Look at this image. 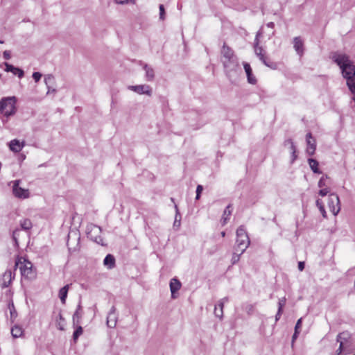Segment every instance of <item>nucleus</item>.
I'll return each mask as SVG.
<instances>
[{"label": "nucleus", "mask_w": 355, "mask_h": 355, "mask_svg": "<svg viewBox=\"0 0 355 355\" xmlns=\"http://www.w3.org/2000/svg\"><path fill=\"white\" fill-rule=\"evenodd\" d=\"M299 333H300L299 331L295 330V332L293 335V341L297 337Z\"/></svg>", "instance_id": "4d7b16f0"}, {"label": "nucleus", "mask_w": 355, "mask_h": 355, "mask_svg": "<svg viewBox=\"0 0 355 355\" xmlns=\"http://www.w3.org/2000/svg\"><path fill=\"white\" fill-rule=\"evenodd\" d=\"M128 89L139 94H146L148 96L152 95V89L148 85H130Z\"/></svg>", "instance_id": "1a4fd4ad"}, {"label": "nucleus", "mask_w": 355, "mask_h": 355, "mask_svg": "<svg viewBox=\"0 0 355 355\" xmlns=\"http://www.w3.org/2000/svg\"><path fill=\"white\" fill-rule=\"evenodd\" d=\"M81 315H82V314H81V305H80V304H79L78 305V308H77L76 311H75V313L73 315V323L76 322V320H77V322H78V319L81 317Z\"/></svg>", "instance_id": "2f4dec72"}, {"label": "nucleus", "mask_w": 355, "mask_h": 355, "mask_svg": "<svg viewBox=\"0 0 355 355\" xmlns=\"http://www.w3.org/2000/svg\"><path fill=\"white\" fill-rule=\"evenodd\" d=\"M181 288L180 282L175 277L171 279L170 282V290L171 292V296L173 298H175V293L179 291Z\"/></svg>", "instance_id": "dca6fc26"}, {"label": "nucleus", "mask_w": 355, "mask_h": 355, "mask_svg": "<svg viewBox=\"0 0 355 355\" xmlns=\"http://www.w3.org/2000/svg\"><path fill=\"white\" fill-rule=\"evenodd\" d=\"M202 190H203V187H202V185L199 184V185L197 186V188H196V200L200 199V194H201Z\"/></svg>", "instance_id": "a19ab883"}, {"label": "nucleus", "mask_w": 355, "mask_h": 355, "mask_svg": "<svg viewBox=\"0 0 355 355\" xmlns=\"http://www.w3.org/2000/svg\"><path fill=\"white\" fill-rule=\"evenodd\" d=\"M4 64L6 67V68H5L6 71L11 72L13 74L17 76L19 78H21L24 77V72L21 69L16 67L8 62H5Z\"/></svg>", "instance_id": "f8f14e48"}, {"label": "nucleus", "mask_w": 355, "mask_h": 355, "mask_svg": "<svg viewBox=\"0 0 355 355\" xmlns=\"http://www.w3.org/2000/svg\"><path fill=\"white\" fill-rule=\"evenodd\" d=\"M221 62L229 79H231L232 76L236 74L237 71L240 69L237 57L222 60Z\"/></svg>", "instance_id": "20e7f679"}, {"label": "nucleus", "mask_w": 355, "mask_h": 355, "mask_svg": "<svg viewBox=\"0 0 355 355\" xmlns=\"http://www.w3.org/2000/svg\"><path fill=\"white\" fill-rule=\"evenodd\" d=\"M70 237H71V236H70V234H69V240H68V241H67V245H68V247H69V250L71 249L70 243H69V239H70Z\"/></svg>", "instance_id": "0e129e2a"}, {"label": "nucleus", "mask_w": 355, "mask_h": 355, "mask_svg": "<svg viewBox=\"0 0 355 355\" xmlns=\"http://www.w3.org/2000/svg\"><path fill=\"white\" fill-rule=\"evenodd\" d=\"M143 69L146 72V75H145L146 80L148 82L153 81V80L155 78V72H154L153 68L147 64H144L143 66Z\"/></svg>", "instance_id": "f3484780"}, {"label": "nucleus", "mask_w": 355, "mask_h": 355, "mask_svg": "<svg viewBox=\"0 0 355 355\" xmlns=\"http://www.w3.org/2000/svg\"><path fill=\"white\" fill-rule=\"evenodd\" d=\"M214 314L216 317L222 319L223 316V310L219 309L217 306H215Z\"/></svg>", "instance_id": "58836bf2"}, {"label": "nucleus", "mask_w": 355, "mask_h": 355, "mask_svg": "<svg viewBox=\"0 0 355 355\" xmlns=\"http://www.w3.org/2000/svg\"><path fill=\"white\" fill-rule=\"evenodd\" d=\"M17 98L15 96L3 97L0 101V113L6 117L15 114Z\"/></svg>", "instance_id": "7ed1b4c3"}, {"label": "nucleus", "mask_w": 355, "mask_h": 355, "mask_svg": "<svg viewBox=\"0 0 355 355\" xmlns=\"http://www.w3.org/2000/svg\"><path fill=\"white\" fill-rule=\"evenodd\" d=\"M103 264L108 269H112L115 266V259L114 257L110 254L106 255L103 260Z\"/></svg>", "instance_id": "4be33fe9"}, {"label": "nucleus", "mask_w": 355, "mask_h": 355, "mask_svg": "<svg viewBox=\"0 0 355 355\" xmlns=\"http://www.w3.org/2000/svg\"><path fill=\"white\" fill-rule=\"evenodd\" d=\"M306 144L307 148L306 152L309 155H313L315 153L316 149L315 140L312 137L311 132L306 135Z\"/></svg>", "instance_id": "9d476101"}, {"label": "nucleus", "mask_w": 355, "mask_h": 355, "mask_svg": "<svg viewBox=\"0 0 355 355\" xmlns=\"http://www.w3.org/2000/svg\"><path fill=\"white\" fill-rule=\"evenodd\" d=\"M117 322V315L116 314V308L112 306L108 313L107 318V324L110 328H114L116 327Z\"/></svg>", "instance_id": "9b49d317"}, {"label": "nucleus", "mask_w": 355, "mask_h": 355, "mask_svg": "<svg viewBox=\"0 0 355 355\" xmlns=\"http://www.w3.org/2000/svg\"><path fill=\"white\" fill-rule=\"evenodd\" d=\"M3 58L6 60H10L11 58L10 52L9 51H5L3 53Z\"/></svg>", "instance_id": "09e8293b"}, {"label": "nucleus", "mask_w": 355, "mask_h": 355, "mask_svg": "<svg viewBox=\"0 0 355 355\" xmlns=\"http://www.w3.org/2000/svg\"><path fill=\"white\" fill-rule=\"evenodd\" d=\"M220 53L221 60L236 57L234 55V51L230 47L227 46L225 43L223 44Z\"/></svg>", "instance_id": "ddd939ff"}, {"label": "nucleus", "mask_w": 355, "mask_h": 355, "mask_svg": "<svg viewBox=\"0 0 355 355\" xmlns=\"http://www.w3.org/2000/svg\"><path fill=\"white\" fill-rule=\"evenodd\" d=\"M159 18L161 19H164L165 10L164 7L162 4H160L159 6Z\"/></svg>", "instance_id": "37998d69"}, {"label": "nucleus", "mask_w": 355, "mask_h": 355, "mask_svg": "<svg viewBox=\"0 0 355 355\" xmlns=\"http://www.w3.org/2000/svg\"><path fill=\"white\" fill-rule=\"evenodd\" d=\"M287 143H289V149L291 153H294L296 151V147L291 139H288L284 141V145L287 146Z\"/></svg>", "instance_id": "72a5a7b5"}, {"label": "nucleus", "mask_w": 355, "mask_h": 355, "mask_svg": "<svg viewBox=\"0 0 355 355\" xmlns=\"http://www.w3.org/2000/svg\"><path fill=\"white\" fill-rule=\"evenodd\" d=\"M328 178V176L327 175H323L319 180L318 182V187L320 188H323L324 187H326L327 184H326V182H325V180Z\"/></svg>", "instance_id": "e433bc0d"}, {"label": "nucleus", "mask_w": 355, "mask_h": 355, "mask_svg": "<svg viewBox=\"0 0 355 355\" xmlns=\"http://www.w3.org/2000/svg\"><path fill=\"white\" fill-rule=\"evenodd\" d=\"M180 218L181 216L179 215L178 213L175 215V222H174V226H180Z\"/></svg>", "instance_id": "49530a36"}, {"label": "nucleus", "mask_w": 355, "mask_h": 355, "mask_svg": "<svg viewBox=\"0 0 355 355\" xmlns=\"http://www.w3.org/2000/svg\"><path fill=\"white\" fill-rule=\"evenodd\" d=\"M4 42L3 40H0V44H3Z\"/></svg>", "instance_id": "338daca9"}, {"label": "nucleus", "mask_w": 355, "mask_h": 355, "mask_svg": "<svg viewBox=\"0 0 355 355\" xmlns=\"http://www.w3.org/2000/svg\"><path fill=\"white\" fill-rule=\"evenodd\" d=\"M56 92V89L55 88H53V87H52L51 88V93H55Z\"/></svg>", "instance_id": "e2e57ef3"}, {"label": "nucleus", "mask_w": 355, "mask_h": 355, "mask_svg": "<svg viewBox=\"0 0 355 355\" xmlns=\"http://www.w3.org/2000/svg\"><path fill=\"white\" fill-rule=\"evenodd\" d=\"M220 235H221L222 237H225V232H224V231L221 232Z\"/></svg>", "instance_id": "69168bd1"}, {"label": "nucleus", "mask_w": 355, "mask_h": 355, "mask_svg": "<svg viewBox=\"0 0 355 355\" xmlns=\"http://www.w3.org/2000/svg\"><path fill=\"white\" fill-rule=\"evenodd\" d=\"M275 26L274 23L273 22H269L267 24V26L268 27H270V28H273Z\"/></svg>", "instance_id": "bf43d9fd"}, {"label": "nucleus", "mask_w": 355, "mask_h": 355, "mask_svg": "<svg viewBox=\"0 0 355 355\" xmlns=\"http://www.w3.org/2000/svg\"><path fill=\"white\" fill-rule=\"evenodd\" d=\"M11 334L14 338H19L23 334V329L19 326H14L11 329Z\"/></svg>", "instance_id": "bb28decb"}, {"label": "nucleus", "mask_w": 355, "mask_h": 355, "mask_svg": "<svg viewBox=\"0 0 355 355\" xmlns=\"http://www.w3.org/2000/svg\"><path fill=\"white\" fill-rule=\"evenodd\" d=\"M328 207L334 216H336L339 213L340 210V205L339 197L338 195L335 193H331L329 196Z\"/></svg>", "instance_id": "6e6552de"}, {"label": "nucleus", "mask_w": 355, "mask_h": 355, "mask_svg": "<svg viewBox=\"0 0 355 355\" xmlns=\"http://www.w3.org/2000/svg\"><path fill=\"white\" fill-rule=\"evenodd\" d=\"M250 241L243 226H240L236 230V241L234 250L243 254L250 245Z\"/></svg>", "instance_id": "f03ea898"}, {"label": "nucleus", "mask_w": 355, "mask_h": 355, "mask_svg": "<svg viewBox=\"0 0 355 355\" xmlns=\"http://www.w3.org/2000/svg\"><path fill=\"white\" fill-rule=\"evenodd\" d=\"M227 302H228V297H225L220 300L218 302V304L215 306H217L219 309L223 310L224 304Z\"/></svg>", "instance_id": "c9c22d12"}, {"label": "nucleus", "mask_w": 355, "mask_h": 355, "mask_svg": "<svg viewBox=\"0 0 355 355\" xmlns=\"http://www.w3.org/2000/svg\"><path fill=\"white\" fill-rule=\"evenodd\" d=\"M19 233H20V230H16L13 232V234H12V239L15 241L16 244H17V238L19 235Z\"/></svg>", "instance_id": "a18cd8bd"}, {"label": "nucleus", "mask_w": 355, "mask_h": 355, "mask_svg": "<svg viewBox=\"0 0 355 355\" xmlns=\"http://www.w3.org/2000/svg\"><path fill=\"white\" fill-rule=\"evenodd\" d=\"M298 269L300 271H302L304 269V262L303 261H300L298 263Z\"/></svg>", "instance_id": "603ef678"}, {"label": "nucleus", "mask_w": 355, "mask_h": 355, "mask_svg": "<svg viewBox=\"0 0 355 355\" xmlns=\"http://www.w3.org/2000/svg\"><path fill=\"white\" fill-rule=\"evenodd\" d=\"M316 206L319 209V210H320V213L322 214V216L324 218H326L327 217V213H326V211L324 209V207L323 205V203H322V202L320 199H318L316 200Z\"/></svg>", "instance_id": "7c9ffc66"}, {"label": "nucleus", "mask_w": 355, "mask_h": 355, "mask_svg": "<svg viewBox=\"0 0 355 355\" xmlns=\"http://www.w3.org/2000/svg\"><path fill=\"white\" fill-rule=\"evenodd\" d=\"M329 192L328 188H324L319 191V195L321 196H325Z\"/></svg>", "instance_id": "de8ad7c7"}, {"label": "nucleus", "mask_w": 355, "mask_h": 355, "mask_svg": "<svg viewBox=\"0 0 355 355\" xmlns=\"http://www.w3.org/2000/svg\"><path fill=\"white\" fill-rule=\"evenodd\" d=\"M12 306H13V304H12ZM12 308H13V310L10 309V315H11V317H12V316H13V315H14V313H15V309H14V306H12Z\"/></svg>", "instance_id": "052dcab7"}, {"label": "nucleus", "mask_w": 355, "mask_h": 355, "mask_svg": "<svg viewBox=\"0 0 355 355\" xmlns=\"http://www.w3.org/2000/svg\"><path fill=\"white\" fill-rule=\"evenodd\" d=\"M10 149L15 152L18 153L21 151L22 148L24 147V144H21L19 140L13 139L10 142Z\"/></svg>", "instance_id": "b1692460"}, {"label": "nucleus", "mask_w": 355, "mask_h": 355, "mask_svg": "<svg viewBox=\"0 0 355 355\" xmlns=\"http://www.w3.org/2000/svg\"><path fill=\"white\" fill-rule=\"evenodd\" d=\"M117 4H124L128 2V0H114Z\"/></svg>", "instance_id": "864d4df0"}, {"label": "nucleus", "mask_w": 355, "mask_h": 355, "mask_svg": "<svg viewBox=\"0 0 355 355\" xmlns=\"http://www.w3.org/2000/svg\"><path fill=\"white\" fill-rule=\"evenodd\" d=\"M12 184V193L15 197L20 199H26L29 198L30 193L28 189H23L19 187L20 180H16L11 182Z\"/></svg>", "instance_id": "0eeeda50"}, {"label": "nucleus", "mask_w": 355, "mask_h": 355, "mask_svg": "<svg viewBox=\"0 0 355 355\" xmlns=\"http://www.w3.org/2000/svg\"><path fill=\"white\" fill-rule=\"evenodd\" d=\"M334 61L340 67L343 76L347 80L355 76V65L345 54H335Z\"/></svg>", "instance_id": "f257e3e1"}, {"label": "nucleus", "mask_w": 355, "mask_h": 355, "mask_svg": "<svg viewBox=\"0 0 355 355\" xmlns=\"http://www.w3.org/2000/svg\"><path fill=\"white\" fill-rule=\"evenodd\" d=\"M101 228L94 224L90 223L87 225L86 233L87 237L98 244L103 245V239L101 236Z\"/></svg>", "instance_id": "423d86ee"}, {"label": "nucleus", "mask_w": 355, "mask_h": 355, "mask_svg": "<svg viewBox=\"0 0 355 355\" xmlns=\"http://www.w3.org/2000/svg\"><path fill=\"white\" fill-rule=\"evenodd\" d=\"M349 345H350L349 343L348 344H345V352L346 354H350L352 352L351 350L349 349Z\"/></svg>", "instance_id": "6e6d98bb"}, {"label": "nucleus", "mask_w": 355, "mask_h": 355, "mask_svg": "<svg viewBox=\"0 0 355 355\" xmlns=\"http://www.w3.org/2000/svg\"><path fill=\"white\" fill-rule=\"evenodd\" d=\"M44 83L47 87V94H51V88L55 85V78L51 74H48L44 78Z\"/></svg>", "instance_id": "5701e85b"}, {"label": "nucleus", "mask_w": 355, "mask_h": 355, "mask_svg": "<svg viewBox=\"0 0 355 355\" xmlns=\"http://www.w3.org/2000/svg\"><path fill=\"white\" fill-rule=\"evenodd\" d=\"M248 312L250 313V311H253V306L252 304H249L246 307Z\"/></svg>", "instance_id": "13d9d810"}, {"label": "nucleus", "mask_w": 355, "mask_h": 355, "mask_svg": "<svg viewBox=\"0 0 355 355\" xmlns=\"http://www.w3.org/2000/svg\"><path fill=\"white\" fill-rule=\"evenodd\" d=\"M347 85L352 93L355 94V76L347 80Z\"/></svg>", "instance_id": "cd10ccee"}, {"label": "nucleus", "mask_w": 355, "mask_h": 355, "mask_svg": "<svg viewBox=\"0 0 355 355\" xmlns=\"http://www.w3.org/2000/svg\"><path fill=\"white\" fill-rule=\"evenodd\" d=\"M12 278H13V277H12L11 270H6L2 277L1 283V287L2 288L8 287L12 282Z\"/></svg>", "instance_id": "4468645a"}, {"label": "nucleus", "mask_w": 355, "mask_h": 355, "mask_svg": "<svg viewBox=\"0 0 355 355\" xmlns=\"http://www.w3.org/2000/svg\"><path fill=\"white\" fill-rule=\"evenodd\" d=\"M345 352V345H343V343H340L339 345L338 349L336 352V355H343V353Z\"/></svg>", "instance_id": "ea45409f"}, {"label": "nucleus", "mask_w": 355, "mask_h": 355, "mask_svg": "<svg viewBox=\"0 0 355 355\" xmlns=\"http://www.w3.org/2000/svg\"><path fill=\"white\" fill-rule=\"evenodd\" d=\"M58 317H59L60 320H61V321L64 320V319L62 318V315L60 313L58 314Z\"/></svg>", "instance_id": "680f3d73"}, {"label": "nucleus", "mask_w": 355, "mask_h": 355, "mask_svg": "<svg viewBox=\"0 0 355 355\" xmlns=\"http://www.w3.org/2000/svg\"><path fill=\"white\" fill-rule=\"evenodd\" d=\"M308 162H309V166L311 168V169L312 170V171L314 173H321L322 172L319 170V168H318V162L315 159H313V158H309L308 159Z\"/></svg>", "instance_id": "393cba45"}, {"label": "nucleus", "mask_w": 355, "mask_h": 355, "mask_svg": "<svg viewBox=\"0 0 355 355\" xmlns=\"http://www.w3.org/2000/svg\"><path fill=\"white\" fill-rule=\"evenodd\" d=\"M241 254H241V252L235 251L232 254L231 260L232 264H236L239 261Z\"/></svg>", "instance_id": "f704fd0d"}, {"label": "nucleus", "mask_w": 355, "mask_h": 355, "mask_svg": "<svg viewBox=\"0 0 355 355\" xmlns=\"http://www.w3.org/2000/svg\"><path fill=\"white\" fill-rule=\"evenodd\" d=\"M15 268L19 267L21 276L26 279H33L35 277V274L33 270V264L31 261L24 259L23 261H21L20 259H18L15 262Z\"/></svg>", "instance_id": "39448f33"}, {"label": "nucleus", "mask_w": 355, "mask_h": 355, "mask_svg": "<svg viewBox=\"0 0 355 355\" xmlns=\"http://www.w3.org/2000/svg\"><path fill=\"white\" fill-rule=\"evenodd\" d=\"M83 330L81 326H79L76 328V329L74 331L73 334V339L74 342H76L78 337L83 334Z\"/></svg>", "instance_id": "473e14b6"}, {"label": "nucleus", "mask_w": 355, "mask_h": 355, "mask_svg": "<svg viewBox=\"0 0 355 355\" xmlns=\"http://www.w3.org/2000/svg\"><path fill=\"white\" fill-rule=\"evenodd\" d=\"M293 45L294 49L296 51L297 53L300 55L303 54V46L304 43L300 38V37H295L293 39Z\"/></svg>", "instance_id": "6ab92c4d"}, {"label": "nucleus", "mask_w": 355, "mask_h": 355, "mask_svg": "<svg viewBox=\"0 0 355 355\" xmlns=\"http://www.w3.org/2000/svg\"><path fill=\"white\" fill-rule=\"evenodd\" d=\"M297 154H296V151H295L294 153H291V163H293L294 161L297 159Z\"/></svg>", "instance_id": "5fc2aeb1"}, {"label": "nucleus", "mask_w": 355, "mask_h": 355, "mask_svg": "<svg viewBox=\"0 0 355 355\" xmlns=\"http://www.w3.org/2000/svg\"><path fill=\"white\" fill-rule=\"evenodd\" d=\"M286 299L285 297H282V298L279 300V302H278V310L283 311V308H284V306L286 304Z\"/></svg>", "instance_id": "4c0bfd02"}, {"label": "nucleus", "mask_w": 355, "mask_h": 355, "mask_svg": "<svg viewBox=\"0 0 355 355\" xmlns=\"http://www.w3.org/2000/svg\"><path fill=\"white\" fill-rule=\"evenodd\" d=\"M21 227L24 230H28L32 227V223L29 219H24L20 222Z\"/></svg>", "instance_id": "c85d7f7f"}, {"label": "nucleus", "mask_w": 355, "mask_h": 355, "mask_svg": "<svg viewBox=\"0 0 355 355\" xmlns=\"http://www.w3.org/2000/svg\"><path fill=\"white\" fill-rule=\"evenodd\" d=\"M349 338H350V334L347 331H343L342 333H340L337 336L336 340L339 344L343 343V345L345 344H348L349 343Z\"/></svg>", "instance_id": "aec40b11"}, {"label": "nucleus", "mask_w": 355, "mask_h": 355, "mask_svg": "<svg viewBox=\"0 0 355 355\" xmlns=\"http://www.w3.org/2000/svg\"><path fill=\"white\" fill-rule=\"evenodd\" d=\"M261 62L268 67L275 69L277 68V64L272 62L268 57H266L263 60H261Z\"/></svg>", "instance_id": "c756f323"}, {"label": "nucleus", "mask_w": 355, "mask_h": 355, "mask_svg": "<svg viewBox=\"0 0 355 355\" xmlns=\"http://www.w3.org/2000/svg\"><path fill=\"white\" fill-rule=\"evenodd\" d=\"M32 76L35 82H38L42 77V74L40 72H34Z\"/></svg>", "instance_id": "c03bdc74"}, {"label": "nucleus", "mask_w": 355, "mask_h": 355, "mask_svg": "<svg viewBox=\"0 0 355 355\" xmlns=\"http://www.w3.org/2000/svg\"><path fill=\"white\" fill-rule=\"evenodd\" d=\"M69 288V285L67 284V285L64 286V287H62L59 291V297L62 304L65 303Z\"/></svg>", "instance_id": "a878e982"}, {"label": "nucleus", "mask_w": 355, "mask_h": 355, "mask_svg": "<svg viewBox=\"0 0 355 355\" xmlns=\"http://www.w3.org/2000/svg\"><path fill=\"white\" fill-rule=\"evenodd\" d=\"M65 322L64 320H59L56 322V327L58 329L63 331L64 329Z\"/></svg>", "instance_id": "79ce46f5"}, {"label": "nucleus", "mask_w": 355, "mask_h": 355, "mask_svg": "<svg viewBox=\"0 0 355 355\" xmlns=\"http://www.w3.org/2000/svg\"><path fill=\"white\" fill-rule=\"evenodd\" d=\"M302 318H300L295 324V330L299 331L301 328Z\"/></svg>", "instance_id": "8fccbe9b"}, {"label": "nucleus", "mask_w": 355, "mask_h": 355, "mask_svg": "<svg viewBox=\"0 0 355 355\" xmlns=\"http://www.w3.org/2000/svg\"><path fill=\"white\" fill-rule=\"evenodd\" d=\"M232 205H227L223 211V216H222V218L220 220L222 225H225L227 223V221L230 219V216L232 214Z\"/></svg>", "instance_id": "412c9836"}, {"label": "nucleus", "mask_w": 355, "mask_h": 355, "mask_svg": "<svg viewBox=\"0 0 355 355\" xmlns=\"http://www.w3.org/2000/svg\"><path fill=\"white\" fill-rule=\"evenodd\" d=\"M282 312H283V311H282V310H278L277 311V314L275 315V320L276 321H278L279 320V318H281V315L282 314Z\"/></svg>", "instance_id": "3c124183"}, {"label": "nucleus", "mask_w": 355, "mask_h": 355, "mask_svg": "<svg viewBox=\"0 0 355 355\" xmlns=\"http://www.w3.org/2000/svg\"><path fill=\"white\" fill-rule=\"evenodd\" d=\"M243 67L247 75L248 83L253 85L257 83V79L252 74V68L250 64L244 62Z\"/></svg>", "instance_id": "2eb2a0df"}, {"label": "nucleus", "mask_w": 355, "mask_h": 355, "mask_svg": "<svg viewBox=\"0 0 355 355\" xmlns=\"http://www.w3.org/2000/svg\"><path fill=\"white\" fill-rule=\"evenodd\" d=\"M259 35V33H258L256 36V40H255L254 53L257 55V56L259 58V59L261 61V60H263L266 56L265 55V53L263 52V49H262V47L259 46V45H258L259 44V42H258Z\"/></svg>", "instance_id": "a211bd4d"}]
</instances>
